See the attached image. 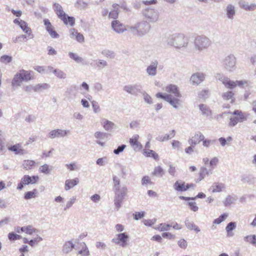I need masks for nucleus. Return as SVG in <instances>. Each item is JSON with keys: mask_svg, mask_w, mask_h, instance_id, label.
<instances>
[{"mask_svg": "<svg viewBox=\"0 0 256 256\" xmlns=\"http://www.w3.org/2000/svg\"><path fill=\"white\" fill-rule=\"evenodd\" d=\"M186 204L188 205L190 209L193 212H197L198 210V207L197 206L196 202H188Z\"/></svg>", "mask_w": 256, "mask_h": 256, "instance_id": "obj_52", "label": "nucleus"}, {"mask_svg": "<svg viewBox=\"0 0 256 256\" xmlns=\"http://www.w3.org/2000/svg\"><path fill=\"white\" fill-rule=\"evenodd\" d=\"M158 62L156 60L151 62L150 64L146 68V73L148 76H154L157 74V68Z\"/></svg>", "mask_w": 256, "mask_h": 256, "instance_id": "obj_16", "label": "nucleus"}, {"mask_svg": "<svg viewBox=\"0 0 256 256\" xmlns=\"http://www.w3.org/2000/svg\"><path fill=\"white\" fill-rule=\"evenodd\" d=\"M169 168L168 169V172L170 175L174 176L176 173V167L173 166L170 164H168Z\"/></svg>", "mask_w": 256, "mask_h": 256, "instance_id": "obj_63", "label": "nucleus"}, {"mask_svg": "<svg viewBox=\"0 0 256 256\" xmlns=\"http://www.w3.org/2000/svg\"><path fill=\"white\" fill-rule=\"evenodd\" d=\"M19 26L21 28V29L27 34H28V36H30V38H34V35L32 34V30L28 26L27 23L22 20Z\"/></svg>", "mask_w": 256, "mask_h": 256, "instance_id": "obj_29", "label": "nucleus"}, {"mask_svg": "<svg viewBox=\"0 0 256 256\" xmlns=\"http://www.w3.org/2000/svg\"><path fill=\"white\" fill-rule=\"evenodd\" d=\"M78 182L79 179L77 178L72 180H67L65 182L64 190H68L76 186Z\"/></svg>", "mask_w": 256, "mask_h": 256, "instance_id": "obj_25", "label": "nucleus"}, {"mask_svg": "<svg viewBox=\"0 0 256 256\" xmlns=\"http://www.w3.org/2000/svg\"><path fill=\"white\" fill-rule=\"evenodd\" d=\"M39 172L46 174H50L52 170V166L44 164L39 168Z\"/></svg>", "mask_w": 256, "mask_h": 256, "instance_id": "obj_38", "label": "nucleus"}, {"mask_svg": "<svg viewBox=\"0 0 256 256\" xmlns=\"http://www.w3.org/2000/svg\"><path fill=\"white\" fill-rule=\"evenodd\" d=\"M70 134L69 130L56 129L51 130L48 134V137L53 139L60 137H64Z\"/></svg>", "mask_w": 256, "mask_h": 256, "instance_id": "obj_12", "label": "nucleus"}, {"mask_svg": "<svg viewBox=\"0 0 256 256\" xmlns=\"http://www.w3.org/2000/svg\"><path fill=\"white\" fill-rule=\"evenodd\" d=\"M112 190L114 194V204L116 210H118L122 206L124 197L127 196L128 189L126 186L120 185V179L118 176H112Z\"/></svg>", "mask_w": 256, "mask_h": 256, "instance_id": "obj_2", "label": "nucleus"}, {"mask_svg": "<svg viewBox=\"0 0 256 256\" xmlns=\"http://www.w3.org/2000/svg\"><path fill=\"white\" fill-rule=\"evenodd\" d=\"M50 87V85L46 83L38 84L35 86H32V89L35 92H40L43 90H48Z\"/></svg>", "mask_w": 256, "mask_h": 256, "instance_id": "obj_28", "label": "nucleus"}, {"mask_svg": "<svg viewBox=\"0 0 256 256\" xmlns=\"http://www.w3.org/2000/svg\"><path fill=\"white\" fill-rule=\"evenodd\" d=\"M119 12L117 10H112L110 12L108 17L110 18L116 19L118 16Z\"/></svg>", "mask_w": 256, "mask_h": 256, "instance_id": "obj_64", "label": "nucleus"}, {"mask_svg": "<svg viewBox=\"0 0 256 256\" xmlns=\"http://www.w3.org/2000/svg\"><path fill=\"white\" fill-rule=\"evenodd\" d=\"M206 194L203 192L198 193L197 196L195 197H186L184 196H180L179 198L182 200H194L196 198H203L206 197Z\"/></svg>", "mask_w": 256, "mask_h": 256, "instance_id": "obj_40", "label": "nucleus"}, {"mask_svg": "<svg viewBox=\"0 0 256 256\" xmlns=\"http://www.w3.org/2000/svg\"><path fill=\"white\" fill-rule=\"evenodd\" d=\"M165 90L170 94L158 92L156 94V96L164 100L174 108L178 109L180 105V101L178 98L181 97V94L178 86L174 84H170L165 88Z\"/></svg>", "mask_w": 256, "mask_h": 256, "instance_id": "obj_1", "label": "nucleus"}, {"mask_svg": "<svg viewBox=\"0 0 256 256\" xmlns=\"http://www.w3.org/2000/svg\"><path fill=\"white\" fill-rule=\"evenodd\" d=\"M184 224L186 227L190 230H194L196 232H200V228L194 224V222H191L188 219L186 218L184 221Z\"/></svg>", "mask_w": 256, "mask_h": 256, "instance_id": "obj_33", "label": "nucleus"}, {"mask_svg": "<svg viewBox=\"0 0 256 256\" xmlns=\"http://www.w3.org/2000/svg\"><path fill=\"white\" fill-rule=\"evenodd\" d=\"M75 6L80 10H85L88 8V4L83 0H77Z\"/></svg>", "mask_w": 256, "mask_h": 256, "instance_id": "obj_43", "label": "nucleus"}, {"mask_svg": "<svg viewBox=\"0 0 256 256\" xmlns=\"http://www.w3.org/2000/svg\"><path fill=\"white\" fill-rule=\"evenodd\" d=\"M198 107L203 115L208 116L212 114V111L207 106L200 104L198 106Z\"/></svg>", "mask_w": 256, "mask_h": 256, "instance_id": "obj_35", "label": "nucleus"}, {"mask_svg": "<svg viewBox=\"0 0 256 256\" xmlns=\"http://www.w3.org/2000/svg\"><path fill=\"white\" fill-rule=\"evenodd\" d=\"M218 158L216 157L212 158L210 161L208 165V167L210 168H212V170H214V168L216 166L218 163Z\"/></svg>", "mask_w": 256, "mask_h": 256, "instance_id": "obj_53", "label": "nucleus"}, {"mask_svg": "<svg viewBox=\"0 0 256 256\" xmlns=\"http://www.w3.org/2000/svg\"><path fill=\"white\" fill-rule=\"evenodd\" d=\"M138 135L136 134L130 139V144L134 150H140L142 148V145L138 142Z\"/></svg>", "mask_w": 256, "mask_h": 256, "instance_id": "obj_21", "label": "nucleus"}, {"mask_svg": "<svg viewBox=\"0 0 256 256\" xmlns=\"http://www.w3.org/2000/svg\"><path fill=\"white\" fill-rule=\"evenodd\" d=\"M136 28H138L137 36H142L148 32L151 26L147 21H142L136 23Z\"/></svg>", "mask_w": 256, "mask_h": 256, "instance_id": "obj_10", "label": "nucleus"}, {"mask_svg": "<svg viewBox=\"0 0 256 256\" xmlns=\"http://www.w3.org/2000/svg\"><path fill=\"white\" fill-rule=\"evenodd\" d=\"M53 73L58 78L64 79L66 78V74L60 69H54Z\"/></svg>", "mask_w": 256, "mask_h": 256, "instance_id": "obj_42", "label": "nucleus"}, {"mask_svg": "<svg viewBox=\"0 0 256 256\" xmlns=\"http://www.w3.org/2000/svg\"><path fill=\"white\" fill-rule=\"evenodd\" d=\"M218 78L222 82L226 88L229 89H232L237 86L242 87L244 84H247V82L246 80L233 81L224 76L218 77Z\"/></svg>", "mask_w": 256, "mask_h": 256, "instance_id": "obj_7", "label": "nucleus"}, {"mask_svg": "<svg viewBox=\"0 0 256 256\" xmlns=\"http://www.w3.org/2000/svg\"><path fill=\"white\" fill-rule=\"evenodd\" d=\"M239 7L246 11H254L256 10V4L255 2H249L244 0L238 2Z\"/></svg>", "mask_w": 256, "mask_h": 256, "instance_id": "obj_14", "label": "nucleus"}, {"mask_svg": "<svg viewBox=\"0 0 256 256\" xmlns=\"http://www.w3.org/2000/svg\"><path fill=\"white\" fill-rule=\"evenodd\" d=\"M112 29L118 34H122L127 30L125 26L118 20H114L111 24Z\"/></svg>", "mask_w": 256, "mask_h": 256, "instance_id": "obj_17", "label": "nucleus"}, {"mask_svg": "<svg viewBox=\"0 0 256 256\" xmlns=\"http://www.w3.org/2000/svg\"><path fill=\"white\" fill-rule=\"evenodd\" d=\"M36 190L34 189L32 191L28 192L24 194V198L25 200H30L36 197Z\"/></svg>", "mask_w": 256, "mask_h": 256, "instance_id": "obj_49", "label": "nucleus"}, {"mask_svg": "<svg viewBox=\"0 0 256 256\" xmlns=\"http://www.w3.org/2000/svg\"><path fill=\"white\" fill-rule=\"evenodd\" d=\"M232 116H230L228 122V126L230 128L235 126L238 122H243L248 120V114L242 112L240 110H235L231 114Z\"/></svg>", "mask_w": 256, "mask_h": 256, "instance_id": "obj_5", "label": "nucleus"}, {"mask_svg": "<svg viewBox=\"0 0 256 256\" xmlns=\"http://www.w3.org/2000/svg\"><path fill=\"white\" fill-rule=\"evenodd\" d=\"M172 148L174 149H176L177 150H180L181 148L182 144L178 140H174L172 142Z\"/></svg>", "mask_w": 256, "mask_h": 256, "instance_id": "obj_58", "label": "nucleus"}, {"mask_svg": "<svg viewBox=\"0 0 256 256\" xmlns=\"http://www.w3.org/2000/svg\"><path fill=\"white\" fill-rule=\"evenodd\" d=\"M107 62L102 60H98V62L96 64L97 67L100 69L104 68L105 66H107Z\"/></svg>", "mask_w": 256, "mask_h": 256, "instance_id": "obj_61", "label": "nucleus"}, {"mask_svg": "<svg viewBox=\"0 0 256 256\" xmlns=\"http://www.w3.org/2000/svg\"><path fill=\"white\" fill-rule=\"evenodd\" d=\"M123 90L131 95L137 96L142 92V86L138 84H129L124 86Z\"/></svg>", "mask_w": 256, "mask_h": 256, "instance_id": "obj_9", "label": "nucleus"}, {"mask_svg": "<svg viewBox=\"0 0 256 256\" xmlns=\"http://www.w3.org/2000/svg\"><path fill=\"white\" fill-rule=\"evenodd\" d=\"M224 11L226 18L232 20L236 14V7L232 4H229L226 6Z\"/></svg>", "mask_w": 256, "mask_h": 256, "instance_id": "obj_15", "label": "nucleus"}, {"mask_svg": "<svg viewBox=\"0 0 256 256\" xmlns=\"http://www.w3.org/2000/svg\"><path fill=\"white\" fill-rule=\"evenodd\" d=\"M144 97V102L148 104H152V100L151 96L148 94L145 91H143L142 90V92H140Z\"/></svg>", "mask_w": 256, "mask_h": 256, "instance_id": "obj_50", "label": "nucleus"}, {"mask_svg": "<svg viewBox=\"0 0 256 256\" xmlns=\"http://www.w3.org/2000/svg\"><path fill=\"white\" fill-rule=\"evenodd\" d=\"M164 174V169L160 166H158L154 168L152 174L157 177H162Z\"/></svg>", "mask_w": 256, "mask_h": 256, "instance_id": "obj_39", "label": "nucleus"}, {"mask_svg": "<svg viewBox=\"0 0 256 256\" xmlns=\"http://www.w3.org/2000/svg\"><path fill=\"white\" fill-rule=\"evenodd\" d=\"M172 226V224H169L165 223L160 224L158 228L160 231H167L170 227Z\"/></svg>", "mask_w": 256, "mask_h": 256, "instance_id": "obj_55", "label": "nucleus"}, {"mask_svg": "<svg viewBox=\"0 0 256 256\" xmlns=\"http://www.w3.org/2000/svg\"><path fill=\"white\" fill-rule=\"evenodd\" d=\"M36 164V162L32 160H24L22 162V166L26 170H30L34 168Z\"/></svg>", "mask_w": 256, "mask_h": 256, "instance_id": "obj_31", "label": "nucleus"}, {"mask_svg": "<svg viewBox=\"0 0 256 256\" xmlns=\"http://www.w3.org/2000/svg\"><path fill=\"white\" fill-rule=\"evenodd\" d=\"M12 57L7 55H4L0 57V60L3 63H8L12 61Z\"/></svg>", "mask_w": 256, "mask_h": 256, "instance_id": "obj_59", "label": "nucleus"}, {"mask_svg": "<svg viewBox=\"0 0 256 256\" xmlns=\"http://www.w3.org/2000/svg\"><path fill=\"white\" fill-rule=\"evenodd\" d=\"M102 54L104 56L111 58H113L115 56V54L112 51L108 50H102Z\"/></svg>", "mask_w": 256, "mask_h": 256, "instance_id": "obj_51", "label": "nucleus"}, {"mask_svg": "<svg viewBox=\"0 0 256 256\" xmlns=\"http://www.w3.org/2000/svg\"><path fill=\"white\" fill-rule=\"evenodd\" d=\"M53 8L58 18H60L65 24L67 25L68 20L66 15L63 10L62 6L58 3H54L53 5Z\"/></svg>", "mask_w": 256, "mask_h": 256, "instance_id": "obj_11", "label": "nucleus"}, {"mask_svg": "<svg viewBox=\"0 0 256 256\" xmlns=\"http://www.w3.org/2000/svg\"><path fill=\"white\" fill-rule=\"evenodd\" d=\"M102 125L104 128L108 131H111L116 128V126L114 122L106 120H104Z\"/></svg>", "mask_w": 256, "mask_h": 256, "instance_id": "obj_34", "label": "nucleus"}, {"mask_svg": "<svg viewBox=\"0 0 256 256\" xmlns=\"http://www.w3.org/2000/svg\"><path fill=\"white\" fill-rule=\"evenodd\" d=\"M212 192H219L226 188V186L224 184L220 182H214L211 186Z\"/></svg>", "mask_w": 256, "mask_h": 256, "instance_id": "obj_27", "label": "nucleus"}, {"mask_svg": "<svg viewBox=\"0 0 256 256\" xmlns=\"http://www.w3.org/2000/svg\"><path fill=\"white\" fill-rule=\"evenodd\" d=\"M108 134L101 132H96L94 134V137L99 140L107 138H108Z\"/></svg>", "mask_w": 256, "mask_h": 256, "instance_id": "obj_48", "label": "nucleus"}, {"mask_svg": "<svg viewBox=\"0 0 256 256\" xmlns=\"http://www.w3.org/2000/svg\"><path fill=\"white\" fill-rule=\"evenodd\" d=\"M236 200V198L235 196L228 195L226 196V198L223 202L225 206H230Z\"/></svg>", "mask_w": 256, "mask_h": 256, "instance_id": "obj_36", "label": "nucleus"}, {"mask_svg": "<svg viewBox=\"0 0 256 256\" xmlns=\"http://www.w3.org/2000/svg\"><path fill=\"white\" fill-rule=\"evenodd\" d=\"M118 236L119 240L121 243L120 246L123 248L126 246L127 245V242L129 239L128 236L126 232H123L118 234Z\"/></svg>", "mask_w": 256, "mask_h": 256, "instance_id": "obj_30", "label": "nucleus"}, {"mask_svg": "<svg viewBox=\"0 0 256 256\" xmlns=\"http://www.w3.org/2000/svg\"><path fill=\"white\" fill-rule=\"evenodd\" d=\"M8 150L11 152H14L16 154H24V150L22 148L20 144H16L8 148Z\"/></svg>", "mask_w": 256, "mask_h": 256, "instance_id": "obj_23", "label": "nucleus"}, {"mask_svg": "<svg viewBox=\"0 0 256 256\" xmlns=\"http://www.w3.org/2000/svg\"><path fill=\"white\" fill-rule=\"evenodd\" d=\"M174 188L178 192H185L188 189V187L186 186L184 182L182 180H177L174 184Z\"/></svg>", "mask_w": 256, "mask_h": 256, "instance_id": "obj_22", "label": "nucleus"}, {"mask_svg": "<svg viewBox=\"0 0 256 256\" xmlns=\"http://www.w3.org/2000/svg\"><path fill=\"white\" fill-rule=\"evenodd\" d=\"M222 66L228 71L232 72L236 68V58L234 54H229L222 60Z\"/></svg>", "mask_w": 256, "mask_h": 256, "instance_id": "obj_6", "label": "nucleus"}, {"mask_svg": "<svg viewBox=\"0 0 256 256\" xmlns=\"http://www.w3.org/2000/svg\"><path fill=\"white\" fill-rule=\"evenodd\" d=\"M76 200V198L75 196H72L68 201L66 206L64 208V210H66L68 209H69L75 202Z\"/></svg>", "mask_w": 256, "mask_h": 256, "instance_id": "obj_57", "label": "nucleus"}, {"mask_svg": "<svg viewBox=\"0 0 256 256\" xmlns=\"http://www.w3.org/2000/svg\"><path fill=\"white\" fill-rule=\"evenodd\" d=\"M204 136L200 132H196L194 136L188 140V144L192 146H195L196 144H198L200 141L204 140Z\"/></svg>", "mask_w": 256, "mask_h": 256, "instance_id": "obj_18", "label": "nucleus"}, {"mask_svg": "<svg viewBox=\"0 0 256 256\" xmlns=\"http://www.w3.org/2000/svg\"><path fill=\"white\" fill-rule=\"evenodd\" d=\"M144 154L146 156L153 158L154 160H157L158 158V154L152 150H145Z\"/></svg>", "mask_w": 256, "mask_h": 256, "instance_id": "obj_47", "label": "nucleus"}, {"mask_svg": "<svg viewBox=\"0 0 256 256\" xmlns=\"http://www.w3.org/2000/svg\"><path fill=\"white\" fill-rule=\"evenodd\" d=\"M68 56L70 58L74 60L76 62H82L84 60V59L82 57L79 56L76 54L70 52Z\"/></svg>", "mask_w": 256, "mask_h": 256, "instance_id": "obj_45", "label": "nucleus"}, {"mask_svg": "<svg viewBox=\"0 0 256 256\" xmlns=\"http://www.w3.org/2000/svg\"><path fill=\"white\" fill-rule=\"evenodd\" d=\"M74 248V244L71 240L67 241L64 244L62 252L64 254H68L72 251V249Z\"/></svg>", "mask_w": 256, "mask_h": 256, "instance_id": "obj_26", "label": "nucleus"}, {"mask_svg": "<svg viewBox=\"0 0 256 256\" xmlns=\"http://www.w3.org/2000/svg\"><path fill=\"white\" fill-rule=\"evenodd\" d=\"M143 15L148 22H156L159 18L158 12L153 8H146L143 11Z\"/></svg>", "mask_w": 256, "mask_h": 256, "instance_id": "obj_8", "label": "nucleus"}, {"mask_svg": "<svg viewBox=\"0 0 256 256\" xmlns=\"http://www.w3.org/2000/svg\"><path fill=\"white\" fill-rule=\"evenodd\" d=\"M167 43L176 49H181L187 48L189 44V40L184 34L176 33L168 37Z\"/></svg>", "mask_w": 256, "mask_h": 256, "instance_id": "obj_3", "label": "nucleus"}, {"mask_svg": "<svg viewBox=\"0 0 256 256\" xmlns=\"http://www.w3.org/2000/svg\"><path fill=\"white\" fill-rule=\"evenodd\" d=\"M228 216V214L226 213L220 215L218 218L214 220L213 224H218L224 221Z\"/></svg>", "mask_w": 256, "mask_h": 256, "instance_id": "obj_46", "label": "nucleus"}, {"mask_svg": "<svg viewBox=\"0 0 256 256\" xmlns=\"http://www.w3.org/2000/svg\"><path fill=\"white\" fill-rule=\"evenodd\" d=\"M213 170L208 166H202L200 168L199 172V178L196 180V182H198L204 180L205 177L212 174Z\"/></svg>", "mask_w": 256, "mask_h": 256, "instance_id": "obj_13", "label": "nucleus"}, {"mask_svg": "<svg viewBox=\"0 0 256 256\" xmlns=\"http://www.w3.org/2000/svg\"><path fill=\"white\" fill-rule=\"evenodd\" d=\"M38 230L34 228L32 226H25V232L26 234H32L34 232H37Z\"/></svg>", "mask_w": 256, "mask_h": 256, "instance_id": "obj_56", "label": "nucleus"}, {"mask_svg": "<svg viewBox=\"0 0 256 256\" xmlns=\"http://www.w3.org/2000/svg\"><path fill=\"white\" fill-rule=\"evenodd\" d=\"M236 228V224L235 222H229L226 228V231H232L234 230Z\"/></svg>", "mask_w": 256, "mask_h": 256, "instance_id": "obj_60", "label": "nucleus"}, {"mask_svg": "<svg viewBox=\"0 0 256 256\" xmlns=\"http://www.w3.org/2000/svg\"><path fill=\"white\" fill-rule=\"evenodd\" d=\"M22 179L26 185L34 184L38 182L39 177L38 176H30L29 175H24Z\"/></svg>", "mask_w": 256, "mask_h": 256, "instance_id": "obj_19", "label": "nucleus"}, {"mask_svg": "<svg viewBox=\"0 0 256 256\" xmlns=\"http://www.w3.org/2000/svg\"><path fill=\"white\" fill-rule=\"evenodd\" d=\"M222 96V98L226 100H230V102L232 104L235 100L234 97V93L232 91H228L226 92H224Z\"/></svg>", "mask_w": 256, "mask_h": 256, "instance_id": "obj_32", "label": "nucleus"}, {"mask_svg": "<svg viewBox=\"0 0 256 256\" xmlns=\"http://www.w3.org/2000/svg\"><path fill=\"white\" fill-rule=\"evenodd\" d=\"M21 76V78L24 82H28V80L32 79V72L30 70H21L18 72Z\"/></svg>", "mask_w": 256, "mask_h": 256, "instance_id": "obj_24", "label": "nucleus"}, {"mask_svg": "<svg viewBox=\"0 0 256 256\" xmlns=\"http://www.w3.org/2000/svg\"><path fill=\"white\" fill-rule=\"evenodd\" d=\"M21 238L20 236L18 235L14 232H10L8 234V238L11 241L20 240Z\"/></svg>", "mask_w": 256, "mask_h": 256, "instance_id": "obj_54", "label": "nucleus"}, {"mask_svg": "<svg viewBox=\"0 0 256 256\" xmlns=\"http://www.w3.org/2000/svg\"><path fill=\"white\" fill-rule=\"evenodd\" d=\"M178 246L183 248L186 249L188 246L187 242L184 239H181L178 242Z\"/></svg>", "mask_w": 256, "mask_h": 256, "instance_id": "obj_62", "label": "nucleus"}, {"mask_svg": "<svg viewBox=\"0 0 256 256\" xmlns=\"http://www.w3.org/2000/svg\"><path fill=\"white\" fill-rule=\"evenodd\" d=\"M244 240L254 246H256V235L250 234L244 238Z\"/></svg>", "mask_w": 256, "mask_h": 256, "instance_id": "obj_41", "label": "nucleus"}, {"mask_svg": "<svg viewBox=\"0 0 256 256\" xmlns=\"http://www.w3.org/2000/svg\"><path fill=\"white\" fill-rule=\"evenodd\" d=\"M21 76L19 72H18L14 76V78L12 80V85L13 86H20L23 80L21 78Z\"/></svg>", "mask_w": 256, "mask_h": 256, "instance_id": "obj_37", "label": "nucleus"}, {"mask_svg": "<svg viewBox=\"0 0 256 256\" xmlns=\"http://www.w3.org/2000/svg\"><path fill=\"white\" fill-rule=\"evenodd\" d=\"M205 78V75L202 72H196L192 74L190 78V82L192 84H198L202 82Z\"/></svg>", "mask_w": 256, "mask_h": 256, "instance_id": "obj_20", "label": "nucleus"}, {"mask_svg": "<svg viewBox=\"0 0 256 256\" xmlns=\"http://www.w3.org/2000/svg\"><path fill=\"white\" fill-rule=\"evenodd\" d=\"M194 44V49L200 52L208 48L211 45V41L206 36L200 35L195 38Z\"/></svg>", "mask_w": 256, "mask_h": 256, "instance_id": "obj_4", "label": "nucleus"}, {"mask_svg": "<svg viewBox=\"0 0 256 256\" xmlns=\"http://www.w3.org/2000/svg\"><path fill=\"white\" fill-rule=\"evenodd\" d=\"M82 246V248L78 252V254L82 256H88L90 255V252L86 245L84 242Z\"/></svg>", "mask_w": 256, "mask_h": 256, "instance_id": "obj_44", "label": "nucleus"}]
</instances>
